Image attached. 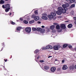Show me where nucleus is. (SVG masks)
I'll return each instance as SVG.
<instances>
[{
    "label": "nucleus",
    "instance_id": "nucleus-1",
    "mask_svg": "<svg viewBox=\"0 0 76 76\" xmlns=\"http://www.w3.org/2000/svg\"><path fill=\"white\" fill-rule=\"evenodd\" d=\"M56 16V14L54 12H52L50 13V15H48V17L50 19H53L54 17Z\"/></svg>",
    "mask_w": 76,
    "mask_h": 76
},
{
    "label": "nucleus",
    "instance_id": "nucleus-2",
    "mask_svg": "<svg viewBox=\"0 0 76 76\" xmlns=\"http://www.w3.org/2000/svg\"><path fill=\"white\" fill-rule=\"evenodd\" d=\"M58 10L62 12L63 13H65L66 12V10L64 9L62 7H59L58 8Z\"/></svg>",
    "mask_w": 76,
    "mask_h": 76
},
{
    "label": "nucleus",
    "instance_id": "nucleus-3",
    "mask_svg": "<svg viewBox=\"0 0 76 76\" xmlns=\"http://www.w3.org/2000/svg\"><path fill=\"white\" fill-rule=\"evenodd\" d=\"M10 4H7L5 5H3L2 6V7L3 9H10Z\"/></svg>",
    "mask_w": 76,
    "mask_h": 76
},
{
    "label": "nucleus",
    "instance_id": "nucleus-4",
    "mask_svg": "<svg viewBox=\"0 0 76 76\" xmlns=\"http://www.w3.org/2000/svg\"><path fill=\"white\" fill-rule=\"evenodd\" d=\"M31 18H34V20L36 21L37 20H38L39 19V17L38 16H36L35 15H32L31 16Z\"/></svg>",
    "mask_w": 76,
    "mask_h": 76
},
{
    "label": "nucleus",
    "instance_id": "nucleus-5",
    "mask_svg": "<svg viewBox=\"0 0 76 76\" xmlns=\"http://www.w3.org/2000/svg\"><path fill=\"white\" fill-rule=\"evenodd\" d=\"M42 18L43 19H44V20H47V19H48V18L47 17V15L46 14H43L42 15Z\"/></svg>",
    "mask_w": 76,
    "mask_h": 76
},
{
    "label": "nucleus",
    "instance_id": "nucleus-6",
    "mask_svg": "<svg viewBox=\"0 0 76 76\" xmlns=\"http://www.w3.org/2000/svg\"><path fill=\"white\" fill-rule=\"evenodd\" d=\"M25 31L27 33H30L31 32V27H27L26 28Z\"/></svg>",
    "mask_w": 76,
    "mask_h": 76
},
{
    "label": "nucleus",
    "instance_id": "nucleus-7",
    "mask_svg": "<svg viewBox=\"0 0 76 76\" xmlns=\"http://www.w3.org/2000/svg\"><path fill=\"white\" fill-rule=\"evenodd\" d=\"M61 48V46L60 45H55L53 47V49L55 50H58L59 48Z\"/></svg>",
    "mask_w": 76,
    "mask_h": 76
},
{
    "label": "nucleus",
    "instance_id": "nucleus-8",
    "mask_svg": "<svg viewBox=\"0 0 76 76\" xmlns=\"http://www.w3.org/2000/svg\"><path fill=\"white\" fill-rule=\"evenodd\" d=\"M47 50H51L53 49V47L50 45H48L46 46Z\"/></svg>",
    "mask_w": 76,
    "mask_h": 76
},
{
    "label": "nucleus",
    "instance_id": "nucleus-9",
    "mask_svg": "<svg viewBox=\"0 0 76 76\" xmlns=\"http://www.w3.org/2000/svg\"><path fill=\"white\" fill-rule=\"evenodd\" d=\"M56 67H53L51 68L50 70L52 72H54L56 71Z\"/></svg>",
    "mask_w": 76,
    "mask_h": 76
},
{
    "label": "nucleus",
    "instance_id": "nucleus-10",
    "mask_svg": "<svg viewBox=\"0 0 76 76\" xmlns=\"http://www.w3.org/2000/svg\"><path fill=\"white\" fill-rule=\"evenodd\" d=\"M61 28L62 29H66V26H65L64 24H62L60 26Z\"/></svg>",
    "mask_w": 76,
    "mask_h": 76
},
{
    "label": "nucleus",
    "instance_id": "nucleus-11",
    "mask_svg": "<svg viewBox=\"0 0 76 76\" xmlns=\"http://www.w3.org/2000/svg\"><path fill=\"white\" fill-rule=\"evenodd\" d=\"M62 13V12H61L58 10L56 12V14L58 15H61V13Z\"/></svg>",
    "mask_w": 76,
    "mask_h": 76
},
{
    "label": "nucleus",
    "instance_id": "nucleus-12",
    "mask_svg": "<svg viewBox=\"0 0 76 76\" xmlns=\"http://www.w3.org/2000/svg\"><path fill=\"white\" fill-rule=\"evenodd\" d=\"M67 69V66L66 65H64L62 67V69L64 70H66Z\"/></svg>",
    "mask_w": 76,
    "mask_h": 76
},
{
    "label": "nucleus",
    "instance_id": "nucleus-13",
    "mask_svg": "<svg viewBox=\"0 0 76 76\" xmlns=\"http://www.w3.org/2000/svg\"><path fill=\"white\" fill-rule=\"evenodd\" d=\"M55 28V26L54 25H52L50 27V29L53 30V29H54Z\"/></svg>",
    "mask_w": 76,
    "mask_h": 76
},
{
    "label": "nucleus",
    "instance_id": "nucleus-14",
    "mask_svg": "<svg viewBox=\"0 0 76 76\" xmlns=\"http://www.w3.org/2000/svg\"><path fill=\"white\" fill-rule=\"evenodd\" d=\"M44 69H45V70H48V69H49V66H45L44 67Z\"/></svg>",
    "mask_w": 76,
    "mask_h": 76
},
{
    "label": "nucleus",
    "instance_id": "nucleus-15",
    "mask_svg": "<svg viewBox=\"0 0 76 76\" xmlns=\"http://www.w3.org/2000/svg\"><path fill=\"white\" fill-rule=\"evenodd\" d=\"M74 69V65H72V66H71L69 67V69H70V70H73Z\"/></svg>",
    "mask_w": 76,
    "mask_h": 76
},
{
    "label": "nucleus",
    "instance_id": "nucleus-16",
    "mask_svg": "<svg viewBox=\"0 0 76 76\" xmlns=\"http://www.w3.org/2000/svg\"><path fill=\"white\" fill-rule=\"evenodd\" d=\"M62 7H63L64 9V10H66V9H67V7H66V5L63 4L62 5Z\"/></svg>",
    "mask_w": 76,
    "mask_h": 76
},
{
    "label": "nucleus",
    "instance_id": "nucleus-17",
    "mask_svg": "<svg viewBox=\"0 0 76 76\" xmlns=\"http://www.w3.org/2000/svg\"><path fill=\"white\" fill-rule=\"evenodd\" d=\"M41 50H47L46 46V47L44 46L42 47L41 48Z\"/></svg>",
    "mask_w": 76,
    "mask_h": 76
},
{
    "label": "nucleus",
    "instance_id": "nucleus-18",
    "mask_svg": "<svg viewBox=\"0 0 76 76\" xmlns=\"http://www.w3.org/2000/svg\"><path fill=\"white\" fill-rule=\"evenodd\" d=\"M72 27V24H70L68 25V27L69 28H71Z\"/></svg>",
    "mask_w": 76,
    "mask_h": 76
},
{
    "label": "nucleus",
    "instance_id": "nucleus-19",
    "mask_svg": "<svg viewBox=\"0 0 76 76\" xmlns=\"http://www.w3.org/2000/svg\"><path fill=\"white\" fill-rule=\"evenodd\" d=\"M39 51V50L37 49L34 51V54H37V53H38Z\"/></svg>",
    "mask_w": 76,
    "mask_h": 76
},
{
    "label": "nucleus",
    "instance_id": "nucleus-20",
    "mask_svg": "<svg viewBox=\"0 0 76 76\" xmlns=\"http://www.w3.org/2000/svg\"><path fill=\"white\" fill-rule=\"evenodd\" d=\"M41 30H42V28H37V31H39V32H40V31H41Z\"/></svg>",
    "mask_w": 76,
    "mask_h": 76
},
{
    "label": "nucleus",
    "instance_id": "nucleus-21",
    "mask_svg": "<svg viewBox=\"0 0 76 76\" xmlns=\"http://www.w3.org/2000/svg\"><path fill=\"white\" fill-rule=\"evenodd\" d=\"M20 29H21V27H18L17 28V31H20Z\"/></svg>",
    "mask_w": 76,
    "mask_h": 76
},
{
    "label": "nucleus",
    "instance_id": "nucleus-22",
    "mask_svg": "<svg viewBox=\"0 0 76 76\" xmlns=\"http://www.w3.org/2000/svg\"><path fill=\"white\" fill-rule=\"evenodd\" d=\"M4 1L2 0H1L0 1V4H4Z\"/></svg>",
    "mask_w": 76,
    "mask_h": 76
},
{
    "label": "nucleus",
    "instance_id": "nucleus-23",
    "mask_svg": "<svg viewBox=\"0 0 76 76\" xmlns=\"http://www.w3.org/2000/svg\"><path fill=\"white\" fill-rule=\"evenodd\" d=\"M34 22H35L34 20H32L30 21L29 22V23H30V24H32V23H34Z\"/></svg>",
    "mask_w": 76,
    "mask_h": 76
},
{
    "label": "nucleus",
    "instance_id": "nucleus-24",
    "mask_svg": "<svg viewBox=\"0 0 76 76\" xmlns=\"http://www.w3.org/2000/svg\"><path fill=\"white\" fill-rule=\"evenodd\" d=\"M23 18H20V20H19V22H22V21H23Z\"/></svg>",
    "mask_w": 76,
    "mask_h": 76
},
{
    "label": "nucleus",
    "instance_id": "nucleus-25",
    "mask_svg": "<svg viewBox=\"0 0 76 76\" xmlns=\"http://www.w3.org/2000/svg\"><path fill=\"white\" fill-rule=\"evenodd\" d=\"M68 46V45L65 44L63 45V47L64 48H66V47H67V46Z\"/></svg>",
    "mask_w": 76,
    "mask_h": 76
},
{
    "label": "nucleus",
    "instance_id": "nucleus-26",
    "mask_svg": "<svg viewBox=\"0 0 76 76\" xmlns=\"http://www.w3.org/2000/svg\"><path fill=\"white\" fill-rule=\"evenodd\" d=\"M57 29H60V26L59 25H57L56 27Z\"/></svg>",
    "mask_w": 76,
    "mask_h": 76
},
{
    "label": "nucleus",
    "instance_id": "nucleus-27",
    "mask_svg": "<svg viewBox=\"0 0 76 76\" xmlns=\"http://www.w3.org/2000/svg\"><path fill=\"white\" fill-rule=\"evenodd\" d=\"M75 7V4H72L70 6V8H72L73 7Z\"/></svg>",
    "mask_w": 76,
    "mask_h": 76
},
{
    "label": "nucleus",
    "instance_id": "nucleus-28",
    "mask_svg": "<svg viewBox=\"0 0 76 76\" xmlns=\"http://www.w3.org/2000/svg\"><path fill=\"white\" fill-rule=\"evenodd\" d=\"M10 9H9V8H6V9L5 10V11L6 12H8L9 11V10H10Z\"/></svg>",
    "mask_w": 76,
    "mask_h": 76
},
{
    "label": "nucleus",
    "instance_id": "nucleus-29",
    "mask_svg": "<svg viewBox=\"0 0 76 76\" xmlns=\"http://www.w3.org/2000/svg\"><path fill=\"white\" fill-rule=\"evenodd\" d=\"M10 23L12 24V25H15V23L13 22V21H11L10 22Z\"/></svg>",
    "mask_w": 76,
    "mask_h": 76
},
{
    "label": "nucleus",
    "instance_id": "nucleus-30",
    "mask_svg": "<svg viewBox=\"0 0 76 76\" xmlns=\"http://www.w3.org/2000/svg\"><path fill=\"white\" fill-rule=\"evenodd\" d=\"M23 22H24V23H25L26 24H27V23H28V21H27L26 20H24Z\"/></svg>",
    "mask_w": 76,
    "mask_h": 76
},
{
    "label": "nucleus",
    "instance_id": "nucleus-31",
    "mask_svg": "<svg viewBox=\"0 0 76 76\" xmlns=\"http://www.w3.org/2000/svg\"><path fill=\"white\" fill-rule=\"evenodd\" d=\"M32 30L33 31H36L37 30V28H35L33 27L32 28Z\"/></svg>",
    "mask_w": 76,
    "mask_h": 76
},
{
    "label": "nucleus",
    "instance_id": "nucleus-32",
    "mask_svg": "<svg viewBox=\"0 0 76 76\" xmlns=\"http://www.w3.org/2000/svg\"><path fill=\"white\" fill-rule=\"evenodd\" d=\"M70 14L71 15H74V11H72L70 13Z\"/></svg>",
    "mask_w": 76,
    "mask_h": 76
},
{
    "label": "nucleus",
    "instance_id": "nucleus-33",
    "mask_svg": "<svg viewBox=\"0 0 76 76\" xmlns=\"http://www.w3.org/2000/svg\"><path fill=\"white\" fill-rule=\"evenodd\" d=\"M41 31V33H44V32H45V30H44V29H42Z\"/></svg>",
    "mask_w": 76,
    "mask_h": 76
},
{
    "label": "nucleus",
    "instance_id": "nucleus-34",
    "mask_svg": "<svg viewBox=\"0 0 76 76\" xmlns=\"http://www.w3.org/2000/svg\"><path fill=\"white\" fill-rule=\"evenodd\" d=\"M69 1L70 3H73V2H75V0H69Z\"/></svg>",
    "mask_w": 76,
    "mask_h": 76
},
{
    "label": "nucleus",
    "instance_id": "nucleus-35",
    "mask_svg": "<svg viewBox=\"0 0 76 76\" xmlns=\"http://www.w3.org/2000/svg\"><path fill=\"white\" fill-rule=\"evenodd\" d=\"M66 6L67 7H69V4H68V3H67L66 4H65Z\"/></svg>",
    "mask_w": 76,
    "mask_h": 76
},
{
    "label": "nucleus",
    "instance_id": "nucleus-36",
    "mask_svg": "<svg viewBox=\"0 0 76 76\" xmlns=\"http://www.w3.org/2000/svg\"><path fill=\"white\" fill-rule=\"evenodd\" d=\"M68 47L69 48H72V46L70 45H68Z\"/></svg>",
    "mask_w": 76,
    "mask_h": 76
},
{
    "label": "nucleus",
    "instance_id": "nucleus-37",
    "mask_svg": "<svg viewBox=\"0 0 76 76\" xmlns=\"http://www.w3.org/2000/svg\"><path fill=\"white\" fill-rule=\"evenodd\" d=\"M41 58V56H39L37 57V59H40Z\"/></svg>",
    "mask_w": 76,
    "mask_h": 76
},
{
    "label": "nucleus",
    "instance_id": "nucleus-38",
    "mask_svg": "<svg viewBox=\"0 0 76 76\" xmlns=\"http://www.w3.org/2000/svg\"><path fill=\"white\" fill-rule=\"evenodd\" d=\"M35 13L36 14V15H38V11H36L35 12Z\"/></svg>",
    "mask_w": 76,
    "mask_h": 76
},
{
    "label": "nucleus",
    "instance_id": "nucleus-39",
    "mask_svg": "<svg viewBox=\"0 0 76 76\" xmlns=\"http://www.w3.org/2000/svg\"><path fill=\"white\" fill-rule=\"evenodd\" d=\"M26 19L28 20H29L30 18H29V17H27L26 18Z\"/></svg>",
    "mask_w": 76,
    "mask_h": 76
},
{
    "label": "nucleus",
    "instance_id": "nucleus-40",
    "mask_svg": "<svg viewBox=\"0 0 76 76\" xmlns=\"http://www.w3.org/2000/svg\"><path fill=\"white\" fill-rule=\"evenodd\" d=\"M39 61L40 62V63H44V61L43 60H40Z\"/></svg>",
    "mask_w": 76,
    "mask_h": 76
},
{
    "label": "nucleus",
    "instance_id": "nucleus-41",
    "mask_svg": "<svg viewBox=\"0 0 76 76\" xmlns=\"http://www.w3.org/2000/svg\"><path fill=\"white\" fill-rule=\"evenodd\" d=\"M74 20H76V17H74Z\"/></svg>",
    "mask_w": 76,
    "mask_h": 76
},
{
    "label": "nucleus",
    "instance_id": "nucleus-42",
    "mask_svg": "<svg viewBox=\"0 0 76 76\" xmlns=\"http://www.w3.org/2000/svg\"><path fill=\"white\" fill-rule=\"evenodd\" d=\"M53 25H57V23H53Z\"/></svg>",
    "mask_w": 76,
    "mask_h": 76
},
{
    "label": "nucleus",
    "instance_id": "nucleus-43",
    "mask_svg": "<svg viewBox=\"0 0 76 76\" xmlns=\"http://www.w3.org/2000/svg\"><path fill=\"white\" fill-rule=\"evenodd\" d=\"M52 32H56V30H53Z\"/></svg>",
    "mask_w": 76,
    "mask_h": 76
},
{
    "label": "nucleus",
    "instance_id": "nucleus-44",
    "mask_svg": "<svg viewBox=\"0 0 76 76\" xmlns=\"http://www.w3.org/2000/svg\"><path fill=\"white\" fill-rule=\"evenodd\" d=\"M62 63H64V60H62Z\"/></svg>",
    "mask_w": 76,
    "mask_h": 76
},
{
    "label": "nucleus",
    "instance_id": "nucleus-45",
    "mask_svg": "<svg viewBox=\"0 0 76 76\" xmlns=\"http://www.w3.org/2000/svg\"><path fill=\"white\" fill-rule=\"evenodd\" d=\"M45 26H42V28H45Z\"/></svg>",
    "mask_w": 76,
    "mask_h": 76
},
{
    "label": "nucleus",
    "instance_id": "nucleus-46",
    "mask_svg": "<svg viewBox=\"0 0 76 76\" xmlns=\"http://www.w3.org/2000/svg\"><path fill=\"white\" fill-rule=\"evenodd\" d=\"M74 50H75V51H76V47H75L74 48Z\"/></svg>",
    "mask_w": 76,
    "mask_h": 76
},
{
    "label": "nucleus",
    "instance_id": "nucleus-47",
    "mask_svg": "<svg viewBox=\"0 0 76 76\" xmlns=\"http://www.w3.org/2000/svg\"><path fill=\"white\" fill-rule=\"evenodd\" d=\"M38 23H41V22L40 21H38L37 22Z\"/></svg>",
    "mask_w": 76,
    "mask_h": 76
},
{
    "label": "nucleus",
    "instance_id": "nucleus-48",
    "mask_svg": "<svg viewBox=\"0 0 76 76\" xmlns=\"http://www.w3.org/2000/svg\"><path fill=\"white\" fill-rule=\"evenodd\" d=\"M75 68L76 69V64L75 66Z\"/></svg>",
    "mask_w": 76,
    "mask_h": 76
},
{
    "label": "nucleus",
    "instance_id": "nucleus-49",
    "mask_svg": "<svg viewBox=\"0 0 76 76\" xmlns=\"http://www.w3.org/2000/svg\"><path fill=\"white\" fill-rule=\"evenodd\" d=\"M54 36H55H55H56V35H54V34H52V37H54Z\"/></svg>",
    "mask_w": 76,
    "mask_h": 76
},
{
    "label": "nucleus",
    "instance_id": "nucleus-50",
    "mask_svg": "<svg viewBox=\"0 0 76 76\" xmlns=\"http://www.w3.org/2000/svg\"><path fill=\"white\" fill-rule=\"evenodd\" d=\"M74 23L75 24V25H76V21H75Z\"/></svg>",
    "mask_w": 76,
    "mask_h": 76
},
{
    "label": "nucleus",
    "instance_id": "nucleus-51",
    "mask_svg": "<svg viewBox=\"0 0 76 76\" xmlns=\"http://www.w3.org/2000/svg\"><path fill=\"white\" fill-rule=\"evenodd\" d=\"M35 61H36L37 62V63H38V60H36V59L35 60Z\"/></svg>",
    "mask_w": 76,
    "mask_h": 76
},
{
    "label": "nucleus",
    "instance_id": "nucleus-52",
    "mask_svg": "<svg viewBox=\"0 0 76 76\" xmlns=\"http://www.w3.org/2000/svg\"><path fill=\"white\" fill-rule=\"evenodd\" d=\"M7 59L6 60V59H4V61H5V62H6V61H7Z\"/></svg>",
    "mask_w": 76,
    "mask_h": 76
},
{
    "label": "nucleus",
    "instance_id": "nucleus-53",
    "mask_svg": "<svg viewBox=\"0 0 76 76\" xmlns=\"http://www.w3.org/2000/svg\"><path fill=\"white\" fill-rule=\"evenodd\" d=\"M58 31H59V32H61V30H60V31L58 30Z\"/></svg>",
    "mask_w": 76,
    "mask_h": 76
},
{
    "label": "nucleus",
    "instance_id": "nucleus-54",
    "mask_svg": "<svg viewBox=\"0 0 76 76\" xmlns=\"http://www.w3.org/2000/svg\"><path fill=\"white\" fill-rule=\"evenodd\" d=\"M66 1H70V0H66Z\"/></svg>",
    "mask_w": 76,
    "mask_h": 76
},
{
    "label": "nucleus",
    "instance_id": "nucleus-55",
    "mask_svg": "<svg viewBox=\"0 0 76 76\" xmlns=\"http://www.w3.org/2000/svg\"><path fill=\"white\" fill-rule=\"evenodd\" d=\"M65 22H69V21H65Z\"/></svg>",
    "mask_w": 76,
    "mask_h": 76
},
{
    "label": "nucleus",
    "instance_id": "nucleus-56",
    "mask_svg": "<svg viewBox=\"0 0 76 76\" xmlns=\"http://www.w3.org/2000/svg\"><path fill=\"white\" fill-rule=\"evenodd\" d=\"M72 50L73 51H74V49H72Z\"/></svg>",
    "mask_w": 76,
    "mask_h": 76
},
{
    "label": "nucleus",
    "instance_id": "nucleus-57",
    "mask_svg": "<svg viewBox=\"0 0 76 76\" xmlns=\"http://www.w3.org/2000/svg\"><path fill=\"white\" fill-rule=\"evenodd\" d=\"M12 15V13H10V16H10V15Z\"/></svg>",
    "mask_w": 76,
    "mask_h": 76
},
{
    "label": "nucleus",
    "instance_id": "nucleus-58",
    "mask_svg": "<svg viewBox=\"0 0 76 76\" xmlns=\"http://www.w3.org/2000/svg\"><path fill=\"white\" fill-rule=\"evenodd\" d=\"M55 61H57V59H55Z\"/></svg>",
    "mask_w": 76,
    "mask_h": 76
},
{
    "label": "nucleus",
    "instance_id": "nucleus-59",
    "mask_svg": "<svg viewBox=\"0 0 76 76\" xmlns=\"http://www.w3.org/2000/svg\"><path fill=\"white\" fill-rule=\"evenodd\" d=\"M50 58V56H49L48 57V58Z\"/></svg>",
    "mask_w": 76,
    "mask_h": 76
},
{
    "label": "nucleus",
    "instance_id": "nucleus-60",
    "mask_svg": "<svg viewBox=\"0 0 76 76\" xmlns=\"http://www.w3.org/2000/svg\"><path fill=\"white\" fill-rule=\"evenodd\" d=\"M70 2H69V4H70Z\"/></svg>",
    "mask_w": 76,
    "mask_h": 76
},
{
    "label": "nucleus",
    "instance_id": "nucleus-61",
    "mask_svg": "<svg viewBox=\"0 0 76 76\" xmlns=\"http://www.w3.org/2000/svg\"><path fill=\"white\" fill-rule=\"evenodd\" d=\"M17 20V22H18V21H19V20Z\"/></svg>",
    "mask_w": 76,
    "mask_h": 76
},
{
    "label": "nucleus",
    "instance_id": "nucleus-62",
    "mask_svg": "<svg viewBox=\"0 0 76 76\" xmlns=\"http://www.w3.org/2000/svg\"><path fill=\"white\" fill-rule=\"evenodd\" d=\"M5 0V1H8V0Z\"/></svg>",
    "mask_w": 76,
    "mask_h": 76
},
{
    "label": "nucleus",
    "instance_id": "nucleus-63",
    "mask_svg": "<svg viewBox=\"0 0 76 76\" xmlns=\"http://www.w3.org/2000/svg\"><path fill=\"white\" fill-rule=\"evenodd\" d=\"M3 44H4V43H3Z\"/></svg>",
    "mask_w": 76,
    "mask_h": 76
},
{
    "label": "nucleus",
    "instance_id": "nucleus-64",
    "mask_svg": "<svg viewBox=\"0 0 76 76\" xmlns=\"http://www.w3.org/2000/svg\"><path fill=\"white\" fill-rule=\"evenodd\" d=\"M37 57V56H35V57L36 58Z\"/></svg>",
    "mask_w": 76,
    "mask_h": 76
}]
</instances>
